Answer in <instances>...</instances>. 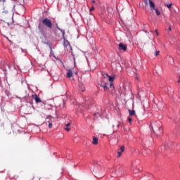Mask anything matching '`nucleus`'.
<instances>
[{
  "instance_id": "9b49d317",
  "label": "nucleus",
  "mask_w": 180,
  "mask_h": 180,
  "mask_svg": "<svg viewBox=\"0 0 180 180\" xmlns=\"http://www.w3.org/2000/svg\"><path fill=\"white\" fill-rule=\"evenodd\" d=\"M93 144L94 146L98 145V138L93 136V141H92Z\"/></svg>"
},
{
  "instance_id": "cd10ccee",
  "label": "nucleus",
  "mask_w": 180,
  "mask_h": 180,
  "mask_svg": "<svg viewBox=\"0 0 180 180\" xmlns=\"http://www.w3.org/2000/svg\"><path fill=\"white\" fill-rule=\"evenodd\" d=\"M155 32H156L157 36H158V30H155Z\"/></svg>"
},
{
  "instance_id": "2eb2a0df",
  "label": "nucleus",
  "mask_w": 180,
  "mask_h": 180,
  "mask_svg": "<svg viewBox=\"0 0 180 180\" xmlns=\"http://www.w3.org/2000/svg\"><path fill=\"white\" fill-rule=\"evenodd\" d=\"M165 6H167L168 9H171V6H172V3L169 4H165Z\"/></svg>"
},
{
  "instance_id": "f03ea898",
  "label": "nucleus",
  "mask_w": 180,
  "mask_h": 180,
  "mask_svg": "<svg viewBox=\"0 0 180 180\" xmlns=\"http://www.w3.org/2000/svg\"><path fill=\"white\" fill-rule=\"evenodd\" d=\"M94 167L93 169V172L94 174H101V172H102V165H101V164H98L96 161L94 162Z\"/></svg>"
},
{
  "instance_id": "f8f14e48",
  "label": "nucleus",
  "mask_w": 180,
  "mask_h": 180,
  "mask_svg": "<svg viewBox=\"0 0 180 180\" xmlns=\"http://www.w3.org/2000/svg\"><path fill=\"white\" fill-rule=\"evenodd\" d=\"M129 113L130 116H134V115H136V111L129 110Z\"/></svg>"
},
{
  "instance_id": "c756f323",
  "label": "nucleus",
  "mask_w": 180,
  "mask_h": 180,
  "mask_svg": "<svg viewBox=\"0 0 180 180\" xmlns=\"http://www.w3.org/2000/svg\"><path fill=\"white\" fill-rule=\"evenodd\" d=\"M139 76H136V79H139Z\"/></svg>"
},
{
  "instance_id": "a211bd4d",
  "label": "nucleus",
  "mask_w": 180,
  "mask_h": 180,
  "mask_svg": "<svg viewBox=\"0 0 180 180\" xmlns=\"http://www.w3.org/2000/svg\"><path fill=\"white\" fill-rule=\"evenodd\" d=\"M117 158L122 157V152L118 151V152H117Z\"/></svg>"
},
{
  "instance_id": "6e6552de",
  "label": "nucleus",
  "mask_w": 180,
  "mask_h": 180,
  "mask_svg": "<svg viewBox=\"0 0 180 180\" xmlns=\"http://www.w3.org/2000/svg\"><path fill=\"white\" fill-rule=\"evenodd\" d=\"M70 124H71V121L65 124L66 127H65V130L66 131H70V130H71V128H70Z\"/></svg>"
},
{
  "instance_id": "20e7f679",
  "label": "nucleus",
  "mask_w": 180,
  "mask_h": 180,
  "mask_svg": "<svg viewBox=\"0 0 180 180\" xmlns=\"http://www.w3.org/2000/svg\"><path fill=\"white\" fill-rule=\"evenodd\" d=\"M118 49L120 51H126V50H127V45L120 43L118 45Z\"/></svg>"
},
{
  "instance_id": "39448f33",
  "label": "nucleus",
  "mask_w": 180,
  "mask_h": 180,
  "mask_svg": "<svg viewBox=\"0 0 180 180\" xmlns=\"http://www.w3.org/2000/svg\"><path fill=\"white\" fill-rule=\"evenodd\" d=\"M32 96L33 99H34L36 103H40V102H41V99L37 96V94H33Z\"/></svg>"
},
{
  "instance_id": "b1692460",
  "label": "nucleus",
  "mask_w": 180,
  "mask_h": 180,
  "mask_svg": "<svg viewBox=\"0 0 180 180\" xmlns=\"http://www.w3.org/2000/svg\"><path fill=\"white\" fill-rule=\"evenodd\" d=\"M160 55V51H155V56L157 57V56H159Z\"/></svg>"
},
{
  "instance_id": "473e14b6",
  "label": "nucleus",
  "mask_w": 180,
  "mask_h": 180,
  "mask_svg": "<svg viewBox=\"0 0 180 180\" xmlns=\"http://www.w3.org/2000/svg\"><path fill=\"white\" fill-rule=\"evenodd\" d=\"M169 30L171 31V27L169 28Z\"/></svg>"
},
{
  "instance_id": "2f4dec72",
  "label": "nucleus",
  "mask_w": 180,
  "mask_h": 180,
  "mask_svg": "<svg viewBox=\"0 0 180 180\" xmlns=\"http://www.w3.org/2000/svg\"><path fill=\"white\" fill-rule=\"evenodd\" d=\"M178 82H179V83L180 82V75H179V79L178 80Z\"/></svg>"
},
{
  "instance_id": "4be33fe9",
  "label": "nucleus",
  "mask_w": 180,
  "mask_h": 180,
  "mask_svg": "<svg viewBox=\"0 0 180 180\" xmlns=\"http://www.w3.org/2000/svg\"><path fill=\"white\" fill-rule=\"evenodd\" d=\"M92 11H95V7H94V6H92L91 8L89 9V12H92Z\"/></svg>"
},
{
  "instance_id": "f257e3e1",
  "label": "nucleus",
  "mask_w": 180,
  "mask_h": 180,
  "mask_svg": "<svg viewBox=\"0 0 180 180\" xmlns=\"http://www.w3.org/2000/svg\"><path fill=\"white\" fill-rule=\"evenodd\" d=\"M151 127L153 133L156 136H161L162 134V124L161 122H153L151 123Z\"/></svg>"
},
{
  "instance_id": "6ab92c4d",
  "label": "nucleus",
  "mask_w": 180,
  "mask_h": 180,
  "mask_svg": "<svg viewBox=\"0 0 180 180\" xmlns=\"http://www.w3.org/2000/svg\"><path fill=\"white\" fill-rule=\"evenodd\" d=\"M120 152H121V153L124 152V146H121L120 148Z\"/></svg>"
},
{
  "instance_id": "f3484780",
  "label": "nucleus",
  "mask_w": 180,
  "mask_h": 180,
  "mask_svg": "<svg viewBox=\"0 0 180 180\" xmlns=\"http://www.w3.org/2000/svg\"><path fill=\"white\" fill-rule=\"evenodd\" d=\"M103 88H104V91H108V89H109V88L108 87V85H106V84L103 86Z\"/></svg>"
},
{
  "instance_id": "ddd939ff",
  "label": "nucleus",
  "mask_w": 180,
  "mask_h": 180,
  "mask_svg": "<svg viewBox=\"0 0 180 180\" xmlns=\"http://www.w3.org/2000/svg\"><path fill=\"white\" fill-rule=\"evenodd\" d=\"M108 78H109L110 82H113V81L115 80V77H113L108 76Z\"/></svg>"
},
{
  "instance_id": "7c9ffc66",
  "label": "nucleus",
  "mask_w": 180,
  "mask_h": 180,
  "mask_svg": "<svg viewBox=\"0 0 180 180\" xmlns=\"http://www.w3.org/2000/svg\"><path fill=\"white\" fill-rule=\"evenodd\" d=\"M39 30H41V26L39 25Z\"/></svg>"
},
{
  "instance_id": "4468645a",
  "label": "nucleus",
  "mask_w": 180,
  "mask_h": 180,
  "mask_svg": "<svg viewBox=\"0 0 180 180\" xmlns=\"http://www.w3.org/2000/svg\"><path fill=\"white\" fill-rule=\"evenodd\" d=\"M59 106H60V109H64V107L65 106V103L63 102V103L60 104Z\"/></svg>"
},
{
  "instance_id": "a878e982",
  "label": "nucleus",
  "mask_w": 180,
  "mask_h": 180,
  "mask_svg": "<svg viewBox=\"0 0 180 180\" xmlns=\"http://www.w3.org/2000/svg\"><path fill=\"white\" fill-rule=\"evenodd\" d=\"M49 129H51V127H53V124H51V122H49Z\"/></svg>"
},
{
  "instance_id": "412c9836",
  "label": "nucleus",
  "mask_w": 180,
  "mask_h": 180,
  "mask_svg": "<svg viewBox=\"0 0 180 180\" xmlns=\"http://www.w3.org/2000/svg\"><path fill=\"white\" fill-rule=\"evenodd\" d=\"M110 88H112V89H115V86H113V83L112 82H110Z\"/></svg>"
},
{
  "instance_id": "393cba45",
  "label": "nucleus",
  "mask_w": 180,
  "mask_h": 180,
  "mask_svg": "<svg viewBox=\"0 0 180 180\" xmlns=\"http://www.w3.org/2000/svg\"><path fill=\"white\" fill-rule=\"evenodd\" d=\"M131 117H128V122L129 123H130V124H131Z\"/></svg>"
},
{
  "instance_id": "aec40b11",
  "label": "nucleus",
  "mask_w": 180,
  "mask_h": 180,
  "mask_svg": "<svg viewBox=\"0 0 180 180\" xmlns=\"http://www.w3.org/2000/svg\"><path fill=\"white\" fill-rule=\"evenodd\" d=\"M103 77H104L105 78H108V77H109V75L107 73H104L102 74Z\"/></svg>"
},
{
  "instance_id": "7ed1b4c3",
  "label": "nucleus",
  "mask_w": 180,
  "mask_h": 180,
  "mask_svg": "<svg viewBox=\"0 0 180 180\" xmlns=\"http://www.w3.org/2000/svg\"><path fill=\"white\" fill-rule=\"evenodd\" d=\"M43 25L44 26H46V27H49V29H51L53 27V23L51 22V20L46 18L42 20Z\"/></svg>"
},
{
  "instance_id": "9d476101",
  "label": "nucleus",
  "mask_w": 180,
  "mask_h": 180,
  "mask_svg": "<svg viewBox=\"0 0 180 180\" xmlns=\"http://www.w3.org/2000/svg\"><path fill=\"white\" fill-rule=\"evenodd\" d=\"M79 90L81 91V92H84L85 91V86H84V84H80L79 86Z\"/></svg>"
},
{
  "instance_id": "423d86ee",
  "label": "nucleus",
  "mask_w": 180,
  "mask_h": 180,
  "mask_svg": "<svg viewBox=\"0 0 180 180\" xmlns=\"http://www.w3.org/2000/svg\"><path fill=\"white\" fill-rule=\"evenodd\" d=\"M172 144H174V142H172V141H167V142L165 143V150H168V149H169L171 147H172Z\"/></svg>"
},
{
  "instance_id": "1a4fd4ad",
  "label": "nucleus",
  "mask_w": 180,
  "mask_h": 180,
  "mask_svg": "<svg viewBox=\"0 0 180 180\" xmlns=\"http://www.w3.org/2000/svg\"><path fill=\"white\" fill-rule=\"evenodd\" d=\"M149 4L151 11H154L155 9V4L151 0H149Z\"/></svg>"
},
{
  "instance_id": "0eeeda50",
  "label": "nucleus",
  "mask_w": 180,
  "mask_h": 180,
  "mask_svg": "<svg viewBox=\"0 0 180 180\" xmlns=\"http://www.w3.org/2000/svg\"><path fill=\"white\" fill-rule=\"evenodd\" d=\"M66 77L68 78H71V77H72V70L71 69L67 70Z\"/></svg>"
},
{
  "instance_id": "dca6fc26",
  "label": "nucleus",
  "mask_w": 180,
  "mask_h": 180,
  "mask_svg": "<svg viewBox=\"0 0 180 180\" xmlns=\"http://www.w3.org/2000/svg\"><path fill=\"white\" fill-rule=\"evenodd\" d=\"M155 12H156V15H157L158 16H160V15H161V12H160V11H158V9H157V8H155Z\"/></svg>"
},
{
  "instance_id": "5701e85b",
  "label": "nucleus",
  "mask_w": 180,
  "mask_h": 180,
  "mask_svg": "<svg viewBox=\"0 0 180 180\" xmlns=\"http://www.w3.org/2000/svg\"><path fill=\"white\" fill-rule=\"evenodd\" d=\"M143 2L146 6L148 5V0H143Z\"/></svg>"
},
{
  "instance_id": "c85d7f7f",
  "label": "nucleus",
  "mask_w": 180,
  "mask_h": 180,
  "mask_svg": "<svg viewBox=\"0 0 180 180\" xmlns=\"http://www.w3.org/2000/svg\"><path fill=\"white\" fill-rule=\"evenodd\" d=\"M95 3H96L95 0H93V1H91V4H95Z\"/></svg>"
},
{
  "instance_id": "bb28decb",
  "label": "nucleus",
  "mask_w": 180,
  "mask_h": 180,
  "mask_svg": "<svg viewBox=\"0 0 180 180\" xmlns=\"http://www.w3.org/2000/svg\"><path fill=\"white\" fill-rule=\"evenodd\" d=\"M120 126V122H117V128L119 129V127Z\"/></svg>"
}]
</instances>
